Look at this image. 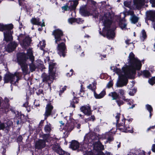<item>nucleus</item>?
Here are the masks:
<instances>
[{
    "label": "nucleus",
    "mask_w": 155,
    "mask_h": 155,
    "mask_svg": "<svg viewBox=\"0 0 155 155\" xmlns=\"http://www.w3.org/2000/svg\"><path fill=\"white\" fill-rule=\"evenodd\" d=\"M20 75L18 72H16L14 74L10 72L6 73L4 77V80L5 83H8L9 81L11 84L14 82H18L20 79Z\"/></svg>",
    "instance_id": "20e7f679"
},
{
    "label": "nucleus",
    "mask_w": 155,
    "mask_h": 155,
    "mask_svg": "<svg viewBox=\"0 0 155 155\" xmlns=\"http://www.w3.org/2000/svg\"><path fill=\"white\" fill-rule=\"evenodd\" d=\"M149 83L151 85H153L155 84V77H152L148 80Z\"/></svg>",
    "instance_id": "49530a36"
},
{
    "label": "nucleus",
    "mask_w": 155,
    "mask_h": 155,
    "mask_svg": "<svg viewBox=\"0 0 155 155\" xmlns=\"http://www.w3.org/2000/svg\"><path fill=\"white\" fill-rule=\"evenodd\" d=\"M65 42L66 41H63L61 43L57 44H58L57 48V52L60 57H64L67 53V49L65 44Z\"/></svg>",
    "instance_id": "0eeeda50"
},
{
    "label": "nucleus",
    "mask_w": 155,
    "mask_h": 155,
    "mask_svg": "<svg viewBox=\"0 0 155 155\" xmlns=\"http://www.w3.org/2000/svg\"><path fill=\"white\" fill-rule=\"evenodd\" d=\"M26 55L28 58V59H29L31 62H34L35 58L34 56L33 55L32 50L31 49H29L27 50Z\"/></svg>",
    "instance_id": "a878e982"
},
{
    "label": "nucleus",
    "mask_w": 155,
    "mask_h": 155,
    "mask_svg": "<svg viewBox=\"0 0 155 155\" xmlns=\"http://www.w3.org/2000/svg\"><path fill=\"white\" fill-rule=\"evenodd\" d=\"M9 100L6 97H5L4 100L1 102L2 107H9L10 104L9 103Z\"/></svg>",
    "instance_id": "473e14b6"
},
{
    "label": "nucleus",
    "mask_w": 155,
    "mask_h": 155,
    "mask_svg": "<svg viewBox=\"0 0 155 155\" xmlns=\"http://www.w3.org/2000/svg\"><path fill=\"white\" fill-rule=\"evenodd\" d=\"M147 109L150 113V118H151L152 114V112H153V109L152 107H147Z\"/></svg>",
    "instance_id": "603ef678"
},
{
    "label": "nucleus",
    "mask_w": 155,
    "mask_h": 155,
    "mask_svg": "<svg viewBox=\"0 0 155 155\" xmlns=\"http://www.w3.org/2000/svg\"><path fill=\"white\" fill-rule=\"evenodd\" d=\"M11 125L9 124L8 123H5V126L4 130L5 131L6 133H8L11 129Z\"/></svg>",
    "instance_id": "37998d69"
},
{
    "label": "nucleus",
    "mask_w": 155,
    "mask_h": 155,
    "mask_svg": "<svg viewBox=\"0 0 155 155\" xmlns=\"http://www.w3.org/2000/svg\"><path fill=\"white\" fill-rule=\"evenodd\" d=\"M116 101L118 105L119 106L123 105L124 103L123 101L122 100H117Z\"/></svg>",
    "instance_id": "052dcab7"
},
{
    "label": "nucleus",
    "mask_w": 155,
    "mask_h": 155,
    "mask_svg": "<svg viewBox=\"0 0 155 155\" xmlns=\"http://www.w3.org/2000/svg\"><path fill=\"white\" fill-rule=\"evenodd\" d=\"M17 61L18 64H23L26 63L28 58L24 52H19L17 54Z\"/></svg>",
    "instance_id": "6e6552de"
},
{
    "label": "nucleus",
    "mask_w": 155,
    "mask_h": 155,
    "mask_svg": "<svg viewBox=\"0 0 155 155\" xmlns=\"http://www.w3.org/2000/svg\"><path fill=\"white\" fill-rule=\"evenodd\" d=\"M96 85L97 82L96 81H94V82L92 83V84H90L89 85L87 86V87L88 89L91 90L94 92V91H95L96 89Z\"/></svg>",
    "instance_id": "7c9ffc66"
},
{
    "label": "nucleus",
    "mask_w": 155,
    "mask_h": 155,
    "mask_svg": "<svg viewBox=\"0 0 155 155\" xmlns=\"http://www.w3.org/2000/svg\"><path fill=\"white\" fill-rule=\"evenodd\" d=\"M4 40L6 42L11 41L13 40V37L12 34L13 33V31L4 32Z\"/></svg>",
    "instance_id": "4468645a"
},
{
    "label": "nucleus",
    "mask_w": 155,
    "mask_h": 155,
    "mask_svg": "<svg viewBox=\"0 0 155 155\" xmlns=\"http://www.w3.org/2000/svg\"><path fill=\"white\" fill-rule=\"evenodd\" d=\"M25 37V34H20V35L18 36L17 40L19 41L20 43Z\"/></svg>",
    "instance_id": "a18cd8bd"
},
{
    "label": "nucleus",
    "mask_w": 155,
    "mask_h": 155,
    "mask_svg": "<svg viewBox=\"0 0 155 155\" xmlns=\"http://www.w3.org/2000/svg\"><path fill=\"white\" fill-rule=\"evenodd\" d=\"M52 35L54 36L55 44H58L61 41H66L65 38L63 37L64 35L63 31L59 28L54 30L52 32Z\"/></svg>",
    "instance_id": "423d86ee"
},
{
    "label": "nucleus",
    "mask_w": 155,
    "mask_h": 155,
    "mask_svg": "<svg viewBox=\"0 0 155 155\" xmlns=\"http://www.w3.org/2000/svg\"><path fill=\"white\" fill-rule=\"evenodd\" d=\"M145 0H133L134 5L137 9H140L145 4Z\"/></svg>",
    "instance_id": "dca6fc26"
},
{
    "label": "nucleus",
    "mask_w": 155,
    "mask_h": 155,
    "mask_svg": "<svg viewBox=\"0 0 155 155\" xmlns=\"http://www.w3.org/2000/svg\"><path fill=\"white\" fill-rule=\"evenodd\" d=\"M126 67H123L122 70L124 74H121L119 76V80L116 83L117 86L118 87H122L126 86L128 82V78L132 79L135 77L136 71L133 70H131L127 65Z\"/></svg>",
    "instance_id": "f257e3e1"
},
{
    "label": "nucleus",
    "mask_w": 155,
    "mask_h": 155,
    "mask_svg": "<svg viewBox=\"0 0 155 155\" xmlns=\"http://www.w3.org/2000/svg\"><path fill=\"white\" fill-rule=\"evenodd\" d=\"M150 2L151 4L152 7H155V0H150Z\"/></svg>",
    "instance_id": "e2e57ef3"
},
{
    "label": "nucleus",
    "mask_w": 155,
    "mask_h": 155,
    "mask_svg": "<svg viewBox=\"0 0 155 155\" xmlns=\"http://www.w3.org/2000/svg\"><path fill=\"white\" fill-rule=\"evenodd\" d=\"M94 95L95 98L96 99H101L102 97H100L101 96L100 94H97L96 92L95 91L94 92Z\"/></svg>",
    "instance_id": "4d7b16f0"
},
{
    "label": "nucleus",
    "mask_w": 155,
    "mask_h": 155,
    "mask_svg": "<svg viewBox=\"0 0 155 155\" xmlns=\"http://www.w3.org/2000/svg\"><path fill=\"white\" fill-rule=\"evenodd\" d=\"M3 28L4 32L13 31L12 30L14 28V25L12 23L4 25H3Z\"/></svg>",
    "instance_id": "4be33fe9"
},
{
    "label": "nucleus",
    "mask_w": 155,
    "mask_h": 155,
    "mask_svg": "<svg viewBox=\"0 0 155 155\" xmlns=\"http://www.w3.org/2000/svg\"><path fill=\"white\" fill-rule=\"evenodd\" d=\"M30 71L31 72H33L35 70V69L37 68L34 63L33 62H31L29 65Z\"/></svg>",
    "instance_id": "58836bf2"
},
{
    "label": "nucleus",
    "mask_w": 155,
    "mask_h": 155,
    "mask_svg": "<svg viewBox=\"0 0 155 155\" xmlns=\"http://www.w3.org/2000/svg\"><path fill=\"white\" fill-rule=\"evenodd\" d=\"M21 67L22 71L23 73H27L28 71V65L26 63H24L22 64H19Z\"/></svg>",
    "instance_id": "72a5a7b5"
},
{
    "label": "nucleus",
    "mask_w": 155,
    "mask_h": 155,
    "mask_svg": "<svg viewBox=\"0 0 155 155\" xmlns=\"http://www.w3.org/2000/svg\"><path fill=\"white\" fill-rule=\"evenodd\" d=\"M96 146L95 147V150H96L98 151H102L104 150V145L102 144L100 141L98 140L97 142H95Z\"/></svg>",
    "instance_id": "5701e85b"
},
{
    "label": "nucleus",
    "mask_w": 155,
    "mask_h": 155,
    "mask_svg": "<svg viewBox=\"0 0 155 155\" xmlns=\"http://www.w3.org/2000/svg\"><path fill=\"white\" fill-rule=\"evenodd\" d=\"M141 34L142 36H140L141 39H142V38H143V40L147 38V35L146 32L143 29L141 31Z\"/></svg>",
    "instance_id": "c03bdc74"
},
{
    "label": "nucleus",
    "mask_w": 155,
    "mask_h": 155,
    "mask_svg": "<svg viewBox=\"0 0 155 155\" xmlns=\"http://www.w3.org/2000/svg\"><path fill=\"white\" fill-rule=\"evenodd\" d=\"M79 99L78 97H74L70 101V107H75V104L79 103Z\"/></svg>",
    "instance_id": "c756f323"
},
{
    "label": "nucleus",
    "mask_w": 155,
    "mask_h": 155,
    "mask_svg": "<svg viewBox=\"0 0 155 155\" xmlns=\"http://www.w3.org/2000/svg\"><path fill=\"white\" fill-rule=\"evenodd\" d=\"M130 15H131L130 18L131 22L134 24L137 23L138 21L139 18L135 15L134 12L133 11L131 12Z\"/></svg>",
    "instance_id": "393cba45"
},
{
    "label": "nucleus",
    "mask_w": 155,
    "mask_h": 155,
    "mask_svg": "<svg viewBox=\"0 0 155 155\" xmlns=\"http://www.w3.org/2000/svg\"><path fill=\"white\" fill-rule=\"evenodd\" d=\"M137 91V89L134 88L131 91H130L129 93V94L131 96H134V94Z\"/></svg>",
    "instance_id": "864d4df0"
},
{
    "label": "nucleus",
    "mask_w": 155,
    "mask_h": 155,
    "mask_svg": "<svg viewBox=\"0 0 155 155\" xmlns=\"http://www.w3.org/2000/svg\"><path fill=\"white\" fill-rule=\"evenodd\" d=\"M73 150L78 149L80 147V144L77 140H74L71 141L69 146Z\"/></svg>",
    "instance_id": "412c9836"
},
{
    "label": "nucleus",
    "mask_w": 155,
    "mask_h": 155,
    "mask_svg": "<svg viewBox=\"0 0 155 155\" xmlns=\"http://www.w3.org/2000/svg\"><path fill=\"white\" fill-rule=\"evenodd\" d=\"M50 136V134H48V133L45 134H43L41 135V137L43 139V140L45 142V141L47 142L48 141V139Z\"/></svg>",
    "instance_id": "a19ab883"
},
{
    "label": "nucleus",
    "mask_w": 155,
    "mask_h": 155,
    "mask_svg": "<svg viewBox=\"0 0 155 155\" xmlns=\"http://www.w3.org/2000/svg\"><path fill=\"white\" fill-rule=\"evenodd\" d=\"M52 149L55 152L60 155H64L65 153L61 148L60 145L58 143H56L54 144L52 147Z\"/></svg>",
    "instance_id": "9d476101"
},
{
    "label": "nucleus",
    "mask_w": 155,
    "mask_h": 155,
    "mask_svg": "<svg viewBox=\"0 0 155 155\" xmlns=\"http://www.w3.org/2000/svg\"><path fill=\"white\" fill-rule=\"evenodd\" d=\"M53 107H46L45 111L44 114L45 120H46L48 117L51 115Z\"/></svg>",
    "instance_id": "cd10ccee"
},
{
    "label": "nucleus",
    "mask_w": 155,
    "mask_h": 155,
    "mask_svg": "<svg viewBox=\"0 0 155 155\" xmlns=\"http://www.w3.org/2000/svg\"><path fill=\"white\" fill-rule=\"evenodd\" d=\"M36 93L37 95L38 96H41L42 97L44 95L43 90L41 88L35 89Z\"/></svg>",
    "instance_id": "e433bc0d"
},
{
    "label": "nucleus",
    "mask_w": 155,
    "mask_h": 155,
    "mask_svg": "<svg viewBox=\"0 0 155 155\" xmlns=\"http://www.w3.org/2000/svg\"><path fill=\"white\" fill-rule=\"evenodd\" d=\"M101 96L100 97H103L106 94V91L105 89H104L100 93Z\"/></svg>",
    "instance_id": "680f3d73"
},
{
    "label": "nucleus",
    "mask_w": 155,
    "mask_h": 155,
    "mask_svg": "<svg viewBox=\"0 0 155 155\" xmlns=\"http://www.w3.org/2000/svg\"><path fill=\"white\" fill-rule=\"evenodd\" d=\"M138 74L139 76L143 74V75L147 78L151 77V75L149 71L147 70H143V71H141V73H140L139 72H138Z\"/></svg>",
    "instance_id": "2f4dec72"
},
{
    "label": "nucleus",
    "mask_w": 155,
    "mask_h": 155,
    "mask_svg": "<svg viewBox=\"0 0 155 155\" xmlns=\"http://www.w3.org/2000/svg\"><path fill=\"white\" fill-rule=\"evenodd\" d=\"M32 38L30 37L29 35L25 36V37L20 43V45L24 48H26L29 46L31 42L32 41Z\"/></svg>",
    "instance_id": "1a4fd4ad"
},
{
    "label": "nucleus",
    "mask_w": 155,
    "mask_h": 155,
    "mask_svg": "<svg viewBox=\"0 0 155 155\" xmlns=\"http://www.w3.org/2000/svg\"><path fill=\"white\" fill-rule=\"evenodd\" d=\"M113 85V82L112 81H110L107 84V87L108 88L111 87Z\"/></svg>",
    "instance_id": "13d9d810"
},
{
    "label": "nucleus",
    "mask_w": 155,
    "mask_h": 155,
    "mask_svg": "<svg viewBox=\"0 0 155 155\" xmlns=\"http://www.w3.org/2000/svg\"><path fill=\"white\" fill-rule=\"evenodd\" d=\"M109 95L112 97L113 100H116L118 97V95L115 91L111 92L109 94Z\"/></svg>",
    "instance_id": "79ce46f5"
},
{
    "label": "nucleus",
    "mask_w": 155,
    "mask_h": 155,
    "mask_svg": "<svg viewBox=\"0 0 155 155\" xmlns=\"http://www.w3.org/2000/svg\"><path fill=\"white\" fill-rule=\"evenodd\" d=\"M74 6L72 5V2H70V5H69V3H67L65 5L61 7V9L63 12H64L65 11H69L71 12L74 11L76 9L75 8H72V7Z\"/></svg>",
    "instance_id": "f3484780"
},
{
    "label": "nucleus",
    "mask_w": 155,
    "mask_h": 155,
    "mask_svg": "<svg viewBox=\"0 0 155 155\" xmlns=\"http://www.w3.org/2000/svg\"><path fill=\"white\" fill-rule=\"evenodd\" d=\"M69 118L70 119V122L68 123L67 124H66V126L67 127H66L65 129H67L69 131H71L74 128L75 126V120L73 118L70 117Z\"/></svg>",
    "instance_id": "a211bd4d"
},
{
    "label": "nucleus",
    "mask_w": 155,
    "mask_h": 155,
    "mask_svg": "<svg viewBox=\"0 0 155 155\" xmlns=\"http://www.w3.org/2000/svg\"><path fill=\"white\" fill-rule=\"evenodd\" d=\"M133 100H132V101H128L127 103V104L130 106L131 105V107H135V105L133 104Z\"/></svg>",
    "instance_id": "338daca9"
},
{
    "label": "nucleus",
    "mask_w": 155,
    "mask_h": 155,
    "mask_svg": "<svg viewBox=\"0 0 155 155\" xmlns=\"http://www.w3.org/2000/svg\"><path fill=\"white\" fill-rule=\"evenodd\" d=\"M44 120H41L40 122L38 127V129L41 130L42 128V127L43 126V124L44 123Z\"/></svg>",
    "instance_id": "5fc2aeb1"
},
{
    "label": "nucleus",
    "mask_w": 155,
    "mask_h": 155,
    "mask_svg": "<svg viewBox=\"0 0 155 155\" xmlns=\"http://www.w3.org/2000/svg\"><path fill=\"white\" fill-rule=\"evenodd\" d=\"M50 74L48 75L45 73H43L42 75V77L43 78V81L44 82H48L50 79Z\"/></svg>",
    "instance_id": "f704fd0d"
},
{
    "label": "nucleus",
    "mask_w": 155,
    "mask_h": 155,
    "mask_svg": "<svg viewBox=\"0 0 155 155\" xmlns=\"http://www.w3.org/2000/svg\"><path fill=\"white\" fill-rule=\"evenodd\" d=\"M84 87H83V85H81V89L80 90V92L79 93V94L80 95V96L81 97H83V95H81V93H84L85 92V91L84 90Z\"/></svg>",
    "instance_id": "bf43d9fd"
},
{
    "label": "nucleus",
    "mask_w": 155,
    "mask_h": 155,
    "mask_svg": "<svg viewBox=\"0 0 155 155\" xmlns=\"http://www.w3.org/2000/svg\"><path fill=\"white\" fill-rule=\"evenodd\" d=\"M16 120L15 121L17 125L19 124H23L27 121V117L24 114L21 113L18 114V116L16 117Z\"/></svg>",
    "instance_id": "f8f14e48"
},
{
    "label": "nucleus",
    "mask_w": 155,
    "mask_h": 155,
    "mask_svg": "<svg viewBox=\"0 0 155 155\" xmlns=\"http://www.w3.org/2000/svg\"><path fill=\"white\" fill-rule=\"evenodd\" d=\"M44 130L46 133L50 134L51 130V124L49 123L46 125L44 127Z\"/></svg>",
    "instance_id": "c9c22d12"
},
{
    "label": "nucleus",
    "mask_w": 155,
    "mask_h": 155,
    "mask_svg": "<svg viewBox=\"0 0 155 155\" xmlns=\"http://www.w3.org/2000/svg\"><path fill=\"white\" fill-rule=\"evenodd\" d=\"M80 12L81 15L84 16H89L90 12L88 11L85 7H82L80 9Z\"/></svg>",
    "instance_id": "b1692460"
},
{
    "label": "nucleus",
    "mask_w": 155,
    "mask_h": 155,
    "mask_svg": "<svg viewBox=\"0 0 155 155\" xmlns=\"http://www.w3.org/2000/svg\"><path fill=\"white\" fill-rule=\"evenodd\" d=\"M74 49L75 50L76 53L80 54L81 52L80 56L81 57H84L85 55L84 51H82V49L80 45H75L74 47Z\"/></svg>",
    "instance_id": "c85d7f7f"
},
{
    "label": "nucleus",
    "mask_w": 155,
    "mask_h": 155,
    "mask_svg": "<svg viewBox=\"0 0 155 155\" xmlns=\"http://www.w3.org/2000/svg\"><path fill=\"white\" fill-rule=\"evenodd\" d=\"M120 113H117V115L115 116V118L117 119L116 120V125L117 127H118L119 124V119L120 118Z\"/></svg>",
    "instance_id": "8fccbe9b"
},
{
    "label": "nucleus",
    "mask_w": 155,
    "mask_h": 155,
    "mask_svg": "<svg viewBox=\"0 0 155 155\" xmlns=\"http://www.w3.org/2000/svg\"><path fill=\"white\" fill-rule=\"evenodd\" d=\"M40 21V19L39 18H32L31 20V22L34 25H40L42 27L44 26H45L44 22L41 23V21Z\"/></svg>",
    "instance_id": "aec40b11"
},
{
    "label": "nucleus",
    "mask_w": 155,
    "mask_h": 155,
    "mask_svg": "<svg viewBox=\"0 0 155 155\" xmlns=\"http://www.w3.org/2000/svg\"><path fill=\"white\" fill-rule=\"evenodd\" d=\"M45 146V142L43 140L40 139L36 141L35 144V148L36 149L41 150Z\"/></svg>",
    "instance_id": "2eb2a0df"
},
{
    "label": "nucleus",
    "mask_w": 155,
    "mask_h": 155,
    "mask_svg": "<svg viewBox=\"0 0 155 155\" xmlns=\"http://www.w3.org/2000/svg\"><path fill=\"white\" fill-rule=\"evenodd\" d=\"M5 126V123H2L0 120V130H4Z\"/></svg>",
    "instance_id": "6e6d98bb"
},
{
    "label": "nucleus",
    "mask_w": 155,
    "mask_h": 155,
    "mask_svg": "<svg viewBox=\"0 0 155 155\" xmlns=\"http://www.w3.org/2000/svg\"><path fill=\"white\" fill-rule=\"evenodd\" d=\"M147 17L149 20L154 21L155 19V11H150L147 12Z\"/></svg>",
    "instance_id": "6ab92c4d"
},
{
    "label": "nucleus",
    "mask_w": 155,
    "mask_h": 155,
    "mask_svg": "<svg viewBox=\"0 0 155 155\" xmlns=\"http://www.w3.org/2000/svg\"><path fill=\"white\" fill-rule=\"evenodd\" d=\"M56 63H52L49 64V73L51 77L54 78L56 72V68L55 66L56 65Z\"/></svg>",
    "instance_id": "9b49d317"
},
{
    "label": "nucleus",
    "mask_w": 155,
    "mask_h": 155,
    "mask_svg": "<svg viewBox=\"0 0 155 155\" xmlns=\"http://www.w3.org/2000/svg\"><path fill=\"white\" fill-rule=\"evenodd\" d=\"M129 66L131 70H133L136 71V70H140L142 66L141 61L137 58H135V55L132 52H131L129 56Z\"/></svg>",
    "instance_id": "7ed1b4c3"
},
{
    "label": "nucleus",
    "mask_w": 155,
    "mask_h": 155,
    "mask_svg": "<svg viewBox=\"0 0 155 155\" xmlns=\"http://www.w3.org/2000/svg\"><path fill=\"white\" fill-rule=\"evenodd\" d=\"M101 20L106 28L107 38L109 40H113L115 37V33L114 29L110 28L112 23V17L111 14L110 13L104 14Z\"/></svg>",
    "instance_id": "f03ea898"
},
{
    "label": "nucleus",
    "mask_w": 155,
    "mask_h": 155,
    "mask_svg": "<svg viewBox=\"0 0 155 155\" xmlns=\"http://www.w3.org/2000/svg\"><path fill=\"white\" fill-rule=\"evenodd\" d=\"M133 120V119L132 118L126 119L124 117L122 120V122L118 124V129L123 132L132 133L133 132V130H127V129L130 128L129 124Z\"/></svg>",
    "instance_id": "39448f33"
},
{
    "label": "nucleus",
    "mask_w": 155,
    "mask_h": 155,
    "mask_svg": "<svg viewBox=\"0 0 155 155\" xmlns=\"http://www.w3.org/2000/svg\"><path fill=\"white\" fill-rule=\"evenodd\" d=\"M40 44V48L41 50H43L44 48L45 47L46 45L45 42V41H43L42 43L41 41H40L39 43Z\"/></svg>",
    "instance_id": "3c124183"
},
{
    "label": "nucleus",
    "mask_w": 155,
    "mask_h": 155,
    "mask_svg": "<svg viewBox=\"0 0 155 155\" xmlns=\"http://www.w3.org/2000/svg\"><path fill=\"white\" fill-rule=\"evenodd\" d=\"M108 136V137L107 138V142H108L109 143H110L112 141L114 140V138L113 137V135L111 133H109L107 134Z\"/></svg>",
    "instance_id": "4c0bfd02"
},
{
    "label": "nucleus",
    "mask_w": 155,
    "mask_h": 155,
    "mask_svg": "<svg viewBox=\"0 0 155 155\" xmlns=\"http://www.w3.org/2000/svg\"><path fill=\"white\" fill-rule=\"evenodd\" d=\"M68 21L71 24H72L74 22H78V20L77 18H71L68 19Z\"/></svg>",
    "instance_id": "de8ad7c7"
},
{
    "label": "nucleus",
    "mask_w": 155,
    "mask_h": 155,
    "mask_svg": "<svg viewBox=\"0 0 155 155\" xmlns=\"http://www.w3.org/2000/svg\"><path fill=\"white\" fill-rule=\"evenodd\" d=\"M18 44L15 42H11L8 44L6 47V51L9 52L13 51L18 46Z\"/></svg>",
    "instance_id": "ddd939ff"
},
{
    "label": "nucleus",
    "mask_w": 155,
    "mask_h": 155,
    "mask_svg": "<svg viewBox=\"0 0 155 155\" xmlns=\"http://www.w3.org/2000/svg\"><path fill=\"white\" fill-rule=\"evenodd\" d=\"M115 72L117 74H120L122 73V71L120 68H116Z\"/></svg>",
    "instance_id": "69168bd1"
},
{
    "label": "nucleus",
    "mask_w": 155,
    "mask_h": 155,
    "mask_svg": "<svg viewBox=\"0 0 155 155\" xmlns=\"http://www.w3.org/2000/svg\"><path fill=\"white\" fill-rule=\"evenodd\" d=\"M119 93L121 96H124V90L120 89H119Z\"/></svg>",
    "instance_id": "0e129e2a"
},
{
    "label": "nucleus",
    "mask_w": 155,
    "mask_h": 155,
    "mask_svg": "<svg viewBox=\"0 0 155 155\" xmlns=\"http://www.w3.org/2000/svg\"><path fill=\"white\" fill-rule=\"evenodd\" d=\"M88 119H89V120L92 121H94L95 119V117L94 115L91 116L90 118H88Z\"/></svg>",
    "instance_id": "774afa93"
},
{
    "label": "nucleus",
    "mask_w": 155,
    "mask_h": 155,
    "mask_svg": "<svg viewBox=\"0 0 155 155\" xmlns=\"http://www.w3.org/2000/svg\"><path fill=\"white\" fill-rule=\"evenodd\" d=\"M91 107H80V110L85 115H90L91 114Z\"/></svg>",
    "instance_id": "bb28decb"
},
{
    "label": "nucleus",
    "mask_w": 155,
    "mask_h": 155,
    "mask_svg": "<svg viewBox=\"0 0 155 155\" xmlns=\"http://www.w3.org/2000/svg\"><path fill=\"white\" fill-rule=\"evenodd\" d=\"M131 1H126L124 2V5L126 7L129 8L131 6Z\"/></svg>",
    "instance_id": "09e8293b"
},
{
    "label": "nucleus",
    "mask_w": 155,
    "mask_h": 155,
    "mask_svg": "<svg viewBox=\"0 0 155 155\" xmlns=\"http://www.w3.org/2000/svg\"><path fill=\"white\" fill-rule=\"evenodd\" d=\"M120 27L122 29L126 28L127 24L123 21L122 19L120 20L119 23Z\"/></svg>",
    "instance_id": "ea45409f"
}]
</instances>
